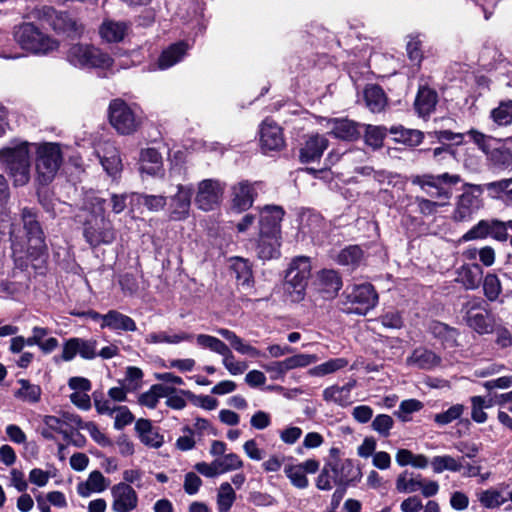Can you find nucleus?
I'll return each mask as SVG.
<instances>
[{"label":"nucleus","instance_id":"f257e3e1","mask_svg":"<svg viewBox=\"0 0 512 512\" xmlns=\"http://www.w3.org/2000/svg\"><path fill=\"white\" fill-rule=\"evenodd\" d=\"M462 181L458 174L443 173L439 175L424 174L416 175L411 178L414 185L431 198L439 199L443 202L432 201L423 197L411 198L410 207H414L413 212H418L424 216H430L436 213L437 208L444 205L453 194V187Z\"/></svg>","mask_w":512,"mask_h":512},{"label":"nucleus","instance_id":"f03ea898","mask_svg":"<svg viewBox=\"0 0 512 512\" xmlns=\"http://www.w3.org/2000/svg\"><path fill=\"white\" fill-rule=\"evenodd\" d=\"M83 210L87 216L83 222V237L91 247L110 245L116 239V231L112 222L105 216L106 200L87 194L83 202Z\"/></svg>","mask_w":512,"mask_h":512},{"label":"nucleus","instance_id":"7ed1b4c3","mask_svg":"<svg viewBox=\"0 0 512 512\" xmlns=\"http://www.w3.org/2000/svg\"><path fill=\"white\" fill-rule=\"evenodd\" d=\"M32 143L14 139L0 149V163L5 167L14 186H24L30 180Z\"/></svg>","mask_w":512,"mask_h":512},{"label":"nucleus","instance_id":"20e7f679","mask_svg":"<svg viewBox=\"0 0 512 512\" xmlns=\"http://www.w3.org/2000/svg\"><path fill=\"white\" fill-rule=\"evenodd\" d=\"M35 164V180L39 185L46 186L56 177L62 163V145L57 142L32 143Z\"/></svg>","mask_w":512,"mask_h":512},{"label":"nucleus","instance_id":"39448f33","mask_svg":"<svg viewBox=\"0 0 512 512\" xmlns=\"http://www.w3.org/2000/svg\"><path fill=\"white\" fill-rule=\"evenodd\" d=\"M14 40L27 53L46 56L60 47V42L43 32L32 22H24L14 28Z\"/></svg>","mask_w":512,"mask_h":512},{"label":"nucleus","instance_id":"423d86ee","mask_svg":"<svg viewBox=\"0 0 512 512\" xmlns=\"http://www.w3.org/2000/svg\"><path fill=\"white\" fill-rule=\"evenodd\" d=\"M360 476V471L346 459L325 464L317 477L316 486L319 490L329 491L333 485L347 487Z\"/></svg>","mask_w":512,"mask_h":512},{"label":"nucleus","instance_id":"0eeeda50","mask_svg":"<svg viewBox=\"0 0 512 512\" xmlns=\"http://www.w3.org/2000/svg\"><path fill=\"white\" fill-rule=\"evenodd\" d=\"M66 59L71 65L81 69L113 70L114 61L112 57L90 44L77 43L72 45L66 53Z\"/></svg>","mask_w":512,"mask_h":512},{"label":"nucleus","instance_id":"6e6552de","mask_svg":"<svg viewBox=\"0 0 512 512\" xmlns=\"http://www.w3.org/2000/svg\"><path fill=\"white\" fill-rule=\"evenodd\" d=\"M310 276V259L305 256L295 257L286 271L284 281V291L292 302H299L304 298Z\"/></svg>","mask_w":512,"mask_h":512},{"label":"nucleus","instance_id":"1a4fd4ad","mask_svg":"<svg viewBox=\"0 0 512 512\" xmlns=\"http://www.w3.org/2000/svg\"><path fill=\"white\" fill-rule=\"evenodd\" d=\"M109 120L122 135L134 133L141 124V113L136 106H130L122 99H114L109 105Z\"/></svg>","mask_w":512,"mask_h":512},{"label":"nucleus","instance_id":"9d476101","mask_svg":"<svg viewBox=\"0 0 512 512\" xmlns=\"http://www.w3.org/2000/svg\"><path fill=\"white\" fill-rule=\"evenodd\" d=\"M378 302V295L369 283L354 285L345 292L343 311L347 314L366 315Z\"/></svg>","mask_w":512,"mask_h":512},{"label":"nucleus","instance_id":"9b49d317","mask_svg":"<svg viewBox=\"0 0 512 512\" xmlns=\"http://www.w3.org/2000/svg\"><path fill=\"white\" fill-rule=\"evenodd\" d=\"M226 184L219 179L207 178L196 185L194 203L199 210L210 212L220 207Z\"/></svg>","mask_w":512,"mask_h":512},{"label":"nucleus","instance_id":"f8f14e48","mask_svg":"<svg viewBox=\"0 0 512 512\" xmlns=\"http://www.w3.org/2000/svg\"><path fill=\"white\" fill-rule=\"evenodd\" d=\"M474 143L486 155L489 162L498 168L506 169L512 164V151L506 147L500 140L496 141V146H492L491 137L471 129L467 132Z\"/></svg>","mask_w":512,"mask_h":512},{"label":"nucleus","instance_id":"ddd939ff","mask_svg":"<svg viewBox=\"0 0 512 512\" xmlns=\"http://www.w3.org/2000/svg\"><path fill=\"white\" fill-rule=\"evenodd\" d=\"M21 216L28 242L26 252L31 256L43 254L46 250L45 238L36 213L29 208H24Z\"/></svg>","mask_w":512,"mask_h":512},{"label":"nucleus","instance_id":"4468645a","mask_svg":"<svg viewBox=\"0 0 512 512\" xmlns=\"http://www.w3.org/2000/svg\"><path fill=\"white\" fill-rule=\"evenodd\" d=\"M469 188L459 198L453 218L456 221H469L472 216L482 207L481 195L484 187L480 184H465Z\"/></svg>","mask_w":512,"mask_h":512},{"label":"nucleus","instance_id":"2eb2a0df","mask_svg":"<svg viewBox=\"0 0 512 512\" xmlns=\"http://www.w3.org/2000/svg\"><path fill=\"white\" fill-rule=\"evenodd\" d=\"M43 14L49 19L50 26L57 33H62L68 37H79L83 32V27L69 14L57 12L52 7H44Z\"/></svg>","mask_w":512,"mask_h":512},{"label":"nucleus","instance_id":"dca6fc26","mask_svg":"<svg viewBox=\"0 0 512 512\" xmlns=\"http://www.w3.org/2000/svg\"><path fill=\"white\" fill-rule=\"evenodd\" d=\"M319 124L341 140H354L360 135L359 124L348 118H320Z\"/></svg>","mask_w":512,"mask_h":512},{"label":"nucleus","instance_id":"f3484780","mask_svg":"<svg viewBox=\"0 0 512 512\" xmlns=\"http://www.w3.org/2000/svg\"><path fill=\"white\" fill-rule=\"evenodd\" d=\"M112 505L114 512H132L137 508L138 495L127 483H118L111 488Z\"/></svg>","mask_w":512,"mask_h":512},{"label":"nucleus","instance_id":"a211bd4d","mask_svg":"<svg viewBox=\"0 0 512 512\" xmlns=\"http://www.w3.org/2000/svg\"><path fill=\"white\" fill-rule=\"evenodd\" d=\"M192 188L189 185H177V191L170 197L169 217L181 221L189 216L191 207Z\"/></svg>","mask_w":512,"mask_h":512},{"label":"nucleus","instance_id":"6ab92c4d","mask_svg":"<svg viewBox=\"0 0 512 512\" xmlns=\"http://www.w3.org/2000/svg\"><path fill=\"white\" fill-rule=\"evenodd\" d=\"M260 144L264 153L278 151L284 147L285 141L282 129L273 120L267 118L260 126Z\"/></svg>","mask_w":512,"mask_h":512},{"label":"nucleus","instance_id":"aec40b11","mask_svg":"<svg viewBox=\"0 0 512 512\" xmlns=\"http://www.w3.org/2000/svg\"><path fill=\"white\" fill-rule=\"evenodd\" d=\"M96 155L105 170V172L115 178L122 171V160L117 147L111 142H104L99 145L96 150Z\"/></svg>","mask_w":512,"mask_h":512},{"label":"nucleus","instance_id":"412c9836","mask_svg":"<svg viewBox=\"0 0 512 512\" xmlns=\"http://www.w3.org/2000/svg\"><path fill=\"white\" fill-rule=\"evenodd\" d=\"M195 341L199 348L206 349L220 355L222 357V365L225 369L237 360L231 348L215 336L197 334L195 336Z\"/></svg>","mask_w":512,"mask_h":512},{"label":"nucleus","instance_id":"4be33fe9","mask_svg":"<svg viewBox=\"0 0 512 512\" xmlns=\"http://www.w3.org/2000/svg\"><path fill=\"white\" fill-rule=\"evenodd\" d=\"M284 216V210L277 205H267L260 211L259 232L266 235L280 236V223Z\"/></svg>","mask_w":512,"mask_h":512},{"label":"nucleus","instance_id":"5701e85b","mask_svg":"<svg viewBox=\"0 0 512 512\" xmlns=\"http://www.w3.org/2000/svg\"><path fill=\"white\" fill-rule=\"evenodd\" d=\"M466 311L467 325L479 334H488L493 331V323L488 313L481 309L480 302H468Z\"/></svg>","mask_w":512,"mask_h":512},{"label":"nucleus","instance_id":"b1692460","mask_svg":"<svg viewBox=\"0 0 512 512\" xmlns=\"http://www.w3.org/2000/svg\"><path fill=\"white\" fill-rule=\"evenodd\" d=\"M190 49V45L185 41H179L174 44H171L167 47L158 58L157 63L155 64V69L166 70L181 62L187 54V51Z\"/></svg>","mask_w":512,"mask_h":512},{"label":"nucleus","instance_id":"393cba45","mask_svg":"<svg viewBox=\"0 0 512 512\" xmlns=\"http://www.w3.org/2000/svg\"><path fill=\"white\" fill-rule=\"evenodd\" d=\"M441 363V358L433 351L418 347L407 357L406 364L422 370H431Z\"/></svg>","mask_w":512,"mask_h":512},{"label":"nucleus","instance_id":"a878e982","mask_svg":"<svg viewBox=\"0 0 512 512\" xmlns=\"http://www.w3.org/2000/svg\"><path fill=\"white\" fill-rule=\"evenodd\" d=\"M488 197L502 201L506 206L512 207V178L483 184Z\"/></svg>","mask_w":512,"mask_h":512},{"label":"nucleus","instance_id":"bb28decb","mask_svg":"<svg viewBox=\"0 0 512 512\" xmlns=\"http://www.w3.org/2000/svg\"><path fill=\"white\" fill-rule=\"evenodd\" d=\"M195 338L194 335L184 332L175 331L173 329L165 331L151 332L145 337V342L148 344H179L182 342L190 341Z\"/></svg>","mask_w":512,"mask_h":512},{"label":"nucleus","instance_id":"cd10ccee","mask_svg":"<svg viewBox=\"0 0 512 512\" xmlns=\"http://www.w3.org/2000/svg\"><path fill=\"white\" fill-rule=\"evenodd\" d=\"M254 202V186L247 181H242L232 188L233 208L238 211L249 209Z\"/></svg>","mask_w":512,"mask_h":512},{"label":"nucleus","instance_id":"c85d7f7f","mask_svg":"<svg viewBox=\"0 0 512 512\" xmlns=\"http://www.w3.org/2000/svg\"><path fill=\"white\" fill-rule=\"evenodd\" d=\"M356 386V381L352 380L343 386L333 385L323 391V398L326 402H331L339 406L351 404V392Z\"/></svg>","mask_w":512,"mask_h":512},{"label":"nucleus","instance_id":"c756f323","mask_svg":"<svg viewBox=\"0 0 512 512\" xmlns=\"http://www.w3.org/2000/svg\"><path fill=\"white\" fill-rule=\"evenodd\" d=\"M216 332L226 339L231 347L241 355H246L252 358H258L262 356V353L256 347L246 343L242 338L236 335L235 332L226 329V328H218Z\"/></svg>","mask_w":512,"mask_h":512},{"label":"nucleus","instance_id":"7c9ffc66","mask_svg":"<svg viewBox=\"0 0 512 512\" xmlns=\"http://www.w3.org/2000/svg\"><path fill=\"white\" fill-rule=\"evenodd\" d=\"M327 147L328 140L325 136L318 134L311 136L301 149V161L308 163L319 159Z\"/></svg>","mask_w":512,"mask_h":512},{"label":"nucleus","instance_id":"2f4dec72","mask_svg":"<svg viewBox=\"0 0 512 512\" xmlns=\"http://www.w3.org/2000/svg\"><path fill=\"white\" fill-rule=\"evenodd\" d=\"M135 430L143 444L152 448H159L162 446L164 440L152 426L148 419H138L135 424Z\"/></svg>","mask_w":512,"mask_h":512},{"label":"nucleus","instance_id":"473e14b6","mask_svg":"<svg viewBox=\"0 0 512 512\" xmlns=\"http://www.w3.org/2000/svg\"><path fill=\"white\" fill-rule=\"evenodd\" d=\"M103 327L113 331L123 332H134L137 330L135 321L131 317L117 310H109L106 313Z\"/></svg>","mask_w":512,"mask_h":512},{"label":"nucleus","instance_id":"72a5a7b5","mask_svg":"<svg viewBox=\"0 0 512 512\" xmlns=\"http://www.w3.org/2000/svg\"><path fill=\"white\" fill-rule=\"evenodd\" d=\"M141 173L156 176L162 171V156L155 148H146L140 154Z\"/></svg>","mask_w":512,"mask_h":512},{"label":"nucleus","instance_id":"f704fd0d","mask_svg":"<svg viewBox=\"0 0 512 512\" xmlns=\"http://www.w3.org/2000/svg\"><path fill=\"white\" fill-rule=\"evenodd\" d=\"M257 255L262 260H270L280 255V236L279 235H262L259 232V240L257 244Z\"/></svg>","mask_w":512,"mask_h":512},{"label":"nucleus","instance_id":"c9c22d12","mask_svg":"<svg viewBox=\"0 0 512 512\" xmlns=\"http://www.w3.org/2000/svg\"><path fill=\"white\" fill-rule=\"evenodd\" d=\"M231 269L235 274L238 285L243 289H251L253 287L252 268L248 260L241 257L232 258Z\"/></svg>","mask_w":512,"mask_h":512},{"label":"nucleus","instance_id":"e433bc0d","mask_svg":"<svg viewBox=\"0 0 512 512\" xmlns=\"http://www.w3.org/2000/svg\"><path fill=\"white\" fill-rule=\"evenodd\" d=\"M483 277V270L479 264L464 265L458 270L457 281L468 290L479 287Z\"/></svg>","mask_w":512,"mask_h":512},{"label":"nucleus","instance_id":"4c0bfd02","mask_svg":"<svg viewBox=\"0 0 512 512\" xmlns=\"http://www.w3.org/2000/svg\"><path fill=\"white\" fill-rule=\"evenodd\" d=\"M128 30L125 22L106 20L102 23L99 33L103 40L109 43H117L124 39Z\"/></svg>","mask_w":512,"mask_h":512},{"label":"nucleus","instance_id":"58836bf2","mask_svg":"<svg viewBox=\"0 0 512 512\" xmlns=\"http://www.w3.org/2000/svg\"><path fill=\"white\" fill-rule=\"evenodd\" d=\"M437 104V93L428 87H420L416 100L415 108L422 117L429 115L434 111Z\"/></svg>","mask_w":512,"mask_h":512},{"label":"nucleus","instance_id":"ea45409f","mask_svg":"<svg viewBox=\"0 0 512 512\" xmlns=\"http://www.w3.org/2000/svg\"><path fill=\"white\" fill-rule=\"evenodd\" d=\"M429 330L434 337L441 340L444 348L456 346L458 332L455 328L449 327L442 322L434 321L430 324Z\"/></svg>","mask_w":512,"mask_h":512},{"label":"nucleus","instance_id":"a19ab883","mask_svg":"<svg viewBox=\"0 0 512 512\" xmlns=\"http://www.w3.org/2000/svg\"><path fill=\"white\" fill-rule=\"evenodd\" d=\"M17 383L20 386L14 393L17 399L29 404H36L40 401L42 389L39 385L32 384L26 379H19Z\"/></svg>","mask_w":512,"mask_h":512},{"label":"nucleus","instance_id":"79ce46f5","mask_svg":"<svg viewBox=\"0 0 512 512\" xmlns=\"http://www.w3.org/2000/svg\"><path fill=\"white\" fill-rule=\"evenodd\" d=\"M319 283L327 297H333L342 287V280L334 270H322L319 274Z\"/></svg>","mask_w":512,"mask_h":512},{"label":"nucleus","instance_id":"37998d69","mask_svg":"<svg viewBox=\"0 0 512 512\" xmlns=\"http://www.w3.org/2000/svg\"><path fill=\"white\" fill-rule=\"evenodd\" d=\"M364 98L367 107L372 112H381L386 106L384 91L377 85H369L364 90Z\"/></svg>","mask_w":512,"mask_h":512},{"label":"nucleus","instance_id":"c03bdc74","mask_svg":"<svg viewBox=\"0 0 512 512\" xmlns=\"http://www.w3.org/2000/svg\"><path fill=\"white\" fill-rule=\"evenodd\" d=\"M421 475L404 471L396 479V489L400 493H414L419 491L421 486Z\"/></svg>","mask_w":512,"mask_h":512},{"label":"nucleus","instance_id":"a18cd8bd","mask_svg":"<svg viewBox=\"0 0 512 512\" xmlns=\"http://www.w3.org/2000/svg\"><path fill=\"white\" fill-rule=\"evenodd\" d=\"M391 133L395 135V139L398 142L411 147L418 146L424 138V134L420 130L407 129L402 126L392 127Z\"/></svg>","mask_w":512,"mask_h":512},{"label":"nucleus","instance_id":"49530a36","mask_svg":"<svg viewBox=\"0 0 512 512\" xmlns=\"http://www.w3.org/2000/svg\"><path fill=\"white\" fill-rule=\"evenodd\" d=\"M430 465L434 473H442L444 471L459 472L463 465L462 463L450 455L435 456L430 461Z\"/></svg>","mask_w":512,"mask_h":512},{"label":"nucleus","instance_id":"de8ad7c7","mask_svg":"<svg viewBox=\"0 0 512 512\" xmlns=\"http://www.w3.org/2000/svg\"><path fill=\"white\" fill-rule=\"evenodd\" d=\"M170 388L161 384L153 385L147 392L139 397V403L148 408H155L161 398L167 397Z\"/></svg>","mask_w":512,"mask_h":512},{"label":"nucleus","instance_id":"09e8293b","mask_svg":"<svg viewBox=\"0 0 512 512\" xmlns=\"http://www.w3.org/2000/svg\"><path fill=\"white\" fill-rule=\"evenodd\" d=\"M236 500V493L232 485L228 482H223L217 493V509L218 512H229Z\"/></svg>","mask_w":512,"mask_h":512},{"label":"nucleus","instance_id":"8fccbe9b","mask_svg":"<svg viewBox=\"0 0 512 512\" xmlns=\"http://www.w3.org/2000/svg\"><path fill=\"white\" fill-rule=\"evenodd\" d=\"M323 225V219L319 214L308 212L302 216L300 230L303 234L310 235L314 238L320 233Z\"/></svg>","mask_w":512,"mask_h":512},{"label":"nucleus","instance_id":"3c124183","mask_svg":"<svg viewBox=\"0 0 512 512\" xmlns=\"http://www.w3.org/2000/svg\"><path fill=\"white\" fill-rule=\"evenodd\" d=\"M131 200H136L138 203L143 204L148 210L157 212L162 210L167 204V198L163 195H149V194H130Z\"/></svg>","mask_w":512,"mask_h":512},{"label":"nucleus","instance_id":"603ef678","mask_svg":"<svg viewBox=\"0 0 512 512\" xmlns=\"http://www.w3.org/2000/svg\"><path fill=\"white\" fill-rule=\"evenodd\" d=\"M477 499L487 509L498 508L506 502V498L502 496V493L494 488L478 492Z\"/></svg>","mask_w":512,"mask_h":512},{"label":"nucleus","instance_id":"864d4df0","mask_svg":"<svg viewBox=\"0 0 512 512\" xmlns=\"http://www.w3.org/2000/svg\"><path fill=\"white\" fill-rule=\"evenodd\" d=\"M363 258V252L359 246L352 245L344 248L337 256V262L351 268L357 267Z\"/></svg>","mask_w":512,"mask_h":512},{"label":"nucleus","instance_id":"5fc2aeb1","mask_svg":"<svg viewBox=\"0 0 512 512\" xmlns=\"http://www.w3.org/2000/svg\"><path fill=\"white\" fill-rule=\"evenodd\" d=\"M348 365V360L345 358H334L330 359L322 364H319L312 369L309 373L312 376L322 377L331 373H334L340 369L345 368Z\"/></svg>","mask_w":512,"mask_h":512},{"label":"nucleus","instance_id":"6e6d98bb","mask_svg":"<svg viewBox=\"0 0 512 512\" xmlns=\"http://www.w3.org/2000/svg\"><path fill=\"white\" fill-rule=\"evenodd\" d=\"M491 118L499 126H506L512 123V100L501 102L499 106L491 111Z\"/></svg>","mask_w":512,"mask_h":512},{"label":"nucleus","instance_id":"4d7b16f0","mask_svg":"<svg viewBox=\"0 0 512 512\" xmlns=\"http://www.w3.org/2000/svg\"><path fill=\"white\" fill-rule=\"evenodd\" d=\"M317 361V357L315 355L310 354H297L292 357L286 358L281 361L279 367L282 370H292L298 367H305Z\"/></svg>","mask_w":512,"mask_h":512},{"label":"nucleus","instance_id":"13d9d810","mask_svg":"<svg viewBox=\"0 0 512 512\" xmlns=\"http://www.w3.org/2000/svg\"><path fill=\"white\" fill-rule=\"evenodd\" d=\"M465 411V407L462 404L452 405L449 409L444 412L438 413L434 416V421L440 426L450 424L451 422L459 419Z\"/></svg>","mask_w":512,"mask_h":512},{"label":"nucleus","instance_id":"bf43d9fd","mask_svg":"<svg viewBox=\"0 0 512 512\" xmlns=\"http://www.w3.org/2000/svg\"><path fill=\"white\" fill-rule=\"evenodd\" d=\"M483 290L489 301H495L502 291L499 278L495 274H487L483 280Z\"/></svg>","mask_w":512,"mask_h":512},{"label":"nucleus","instance_id":"052dcab7","mask_svg":"<svg viewBox=\"0 0 512 512\" xmlns=\"http://www.w3.org/2000/svg\"><path fill=\"white\" fill-rule=\"evenodd\" d=\"M221 474L243 467L242 459L235 453L224 454L215 459Z\"/></svg>","mask_w":512,"mask_h":512},{"label":"nucleus","instance_id":"680f3d73","mask_svg":"<svg viewBox=\"0 0 512 512\" xmlns=\"http://www.w3.org/2000/svg\"><path fill=\"white\" fill-rule=\"evenodd\" d=\"M490 226H491V219L490 220H480L476 225H474L470 230H468L463 235L464 241H471L476 239H485L487 237H490Z\"/></svg>","mask_w":512,"mask_h":512},{"label":"nucleus","instance_id":"e2e57ef3","mask_svg":"<svg viewBox=\"0 0 512 512\" xmlns=\"http://www.w3.org/2000/svg\"><path fill=\"white\" fill-rule=\"evenodd\" d=\"M285 475L290 480L293 486L299 489L308 487L309 481L305 473L297 465H288L284 469Z\"/></svg>","mask_w":512,"mask_h":512},{"label":"nucleus","instance_id":"0e129e2a","mask_svg":"<svg viewBox=\"0 0 512 512\" xmlns=\"http://www.w3.org/2000/svg\"><path fill=\"white\" fill-rule=\"evenodd\" d=\"M406 51L410 61L413 64L419 66L423 59L422 41L420 40L419 36L411 35L408 37Z\"/></svg>","mask_w":512,"mask_h":512},{"label":"nucleus","instance_id":"69168bd1","mask_svg":"<svg viewBox=\"0 0 512 512\" xmlns=\"http://www.w3.org/2000/svg\"><path fill=\"white\" fill-rule=\"evenodd\" d=\"M80 428L87 431L90 437L100 446L108 447L112 445V441L103 433L94 422H85Z\"/></svg>","mask_w":512,"mask_h":512},{"label":"nucleus","instance_id":"338daca9","mask_svg":"<svg viewBox=\"0 0 512 512\" xmlns=\"http://www.w3.org/2000/svg\"><path fill=\"white\" fill-rule=\"evenodd\" d=\"M385 135L383 128L368 125L365 131V142L372 148L377 149L382 146Z\"/></svg>","mask_w":512,"mask_h":512},{"label":"nucleus","instance_id":"774afa93","mask_svg":"<svg viewBox=\"0 0 512 512\" xmlns=\"http://www.w3.org/2000/svg\"><path fill=\"white\" fill-rule=\"evenodd\" d=\"M423 408V403L417 399H408L404 400L399 405V410L395 413L398 418L402 421H409L408 417L410 414L414 412H418Z\"/></svg>","mask_w":512,"mask_h":512}]
</instances>
